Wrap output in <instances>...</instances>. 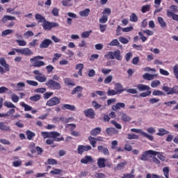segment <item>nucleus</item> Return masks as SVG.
Segmentation results:
<instances>
[{"mask_svg":"<svg viewBox=\"0 0 178 178\" xmlns=\"http://www.w3.org/2000/svg\"><path fill=\"white\" fill-rule=\"evenodd\" d=\"M79 15L82 17H87V16H88V15H90V8H86L84 10L80 11Z\"/></svg>","mask_w":178,"mask_h":178,"instance_id":"f704fd0d","label":"nucleus"},{"mask_svg":"<svg viewBox=\"0 0 178 178\" xmlns=\"http://www.w3.org/2000/svg\"><path fill=\"white\" fill-rule=\"evenodd\" d=\"M20 105L22 106V108H24L25 112H29L30 111H32L33 107H31V106H29V104H26V103H24V102H22L20 103Z\"/></svg>","mask_w":178,"mask_h":178,"instance_id":"c756f323","label":"nucleus"},{"mask_svg":"<svg viewBox=\"0 0 178 178\" xmlns=\"http://www.w3.org/2000/svg\"><path fill=\"white\" fill-rule=\"evenodd\" d=\"M45 86L48 87L50 90H60L62 86H60V83L54 81V79H49L46 83Z\"/></svg>","mask_w":178,"mask_h":178,"instance_id":"7ed1b4c3","label":"nucleus"},{"mask_svg":"<svg viewBox=\"0 0 178 178\" xmlns=\"http://www.w3.org/2000/svg\"><path fill=\"white\" fill-rule=\"evenodd\" d=\"M112 13V10L109 8H106L102 12V15L107 17L109 16Z\"/></svg>","mask_w":178,"mask_h":178,"instance_id":"603ef678","label":"nucleus"},{"mask_svg":"<svg viewBox=\"0 0 178 178\" xmlns=\"http://www.w3.org/2000/svg\"><path fill=\"white\" fill-rule=\"evenodd\" d=\"M94 163V159L91 156H85L83 158L81 159V163H83L84 165H87V163Z\"/></svg>","mask_w":178,"mask_h":178,"instance_id":"4468645a","label":"nucleus"},{"mask_svg":"<svg viewBox=\"0 0 178 178\" xmlns=\"http://www.w3.org/2000/svg\"><path fill=\"white\" fill-rule=\"evenodd\" d=\"M64 83L65 84H66V86H76V84H74L72 81V79H69V78H65L64 79Z\"/></svg>","mask_w":178,"mask_h":178,"instance_id":"37998d69","label":"nucleus"},{"mask_svg":"<svg viewBox=\"0 0 178 178\" xmlns=\"http://www.w3.org/2000/svg\"><path fill=\"white\" fill-rule=\"evenodd\" d=\"M163 92L161 90H154L152 92V95H154L155 97H158L159 95H163Z\"/></svg>","mask_w":178,"mask_h":178,"instance_id":"0e129e2a","label":"nucleus"},{"mask_svg":"<svg viewBox=\"0 0 178 178\" xmlns=\"http://www.w3.org/2000/svg\"><path fill=\"white\" fill-rule=\"evenodd\" d=\"M143 77L145 80L151 81V80H154V79H155V75L145 73L143 74Z\"/></svg>","mask_w":178,"mask_h":178,"instance_id":"7c9ffc66","label":"nucleus"},{"mask_svg":"<svg viewBox=\"0 0 178 178\" xmlns=\"http://www.w3.org/2000/svg\"><path fill=\"white\" fill-rule=\"evenodd\" d=\"M83 91V87L81 86H76L75 88L73 89L71 94L72 95H74L76 92H81Z\"/></svg>","mask_w":178,"mask_h":178,"instance_id":"a19ab883","label":"nucleus"},{"mask_svg":"<svg viewBox=\"0 0 178 178\" xmlns=\"http://www.w3.org/2000/svg\"><path fill=\"white\" fill-rule=\"evenodd\" d=\"M111 123L112 124H114L115 125V127H116V129H118V130H121L122 129V125L119 123H118L115 120H111Z\"/></svg>","mask_w":178,"mask_h":178,"instance_id":"e2e57ef3","label":"nucleus"},{"mask_svg":"<svg viewBox=\"0 0 178 178\" xmlns=\"http://www.w3.org/2000/svg\"><path fill=\"white\" fill-rule=\"evenodd\" d=\"M173 72H174V75L175 78L178 79V65L177 64L173 67Z\"/></svg>","mask_w":178,"mask_h":178,"instance_id":"774afa93","label":"nucleus"},{"mask_svg":"<svg viewBox=\"0 0 178 178\" xmlns=\"http://www.w3.org/2000/svg\"><path fill=\"white\" fill-rule=\"evenodd\" d=\"M92 148L91 147L90 145H78L77 151L78 154L79 155H83V153L91 150Z\"/></svg>","mask_w":178,"mask_h":178,"instance_id":"9b49d317","label":"nucleus"},{"mask_svg":"<svg viewBox=\"0 0 178 178\" xmlns=\"http://www.w3.org/2000/svg\"><path fill=\"white\" fill-rule=\"evenodd\" d=\"M0 65L5 68L6 72H9V70H10L9 64L6 63V60L4 58H0Z\"/></svg>","mask_w":178,"mask_h":178,"instance_id":"2eb2a0df","label":"nucleus"},{"mask_svg":"<svg viewBox=\"0 0 178 178\" xmlns=\"http://www.w3.org/2000/svg\"><path fill=\"white\" fill-rule=\"evenodd\" d=\"M158 22L161 26V27L165 28L166 27V22L163 20L162 17H158Z\"/></svg>","mask_w":178,"mask_h":178,"instance_id":"ea45409f","label":"nucleus"},{"mask_svg":"<svg viewBox=\"0 0 178 178\" xmlns=\"http://www.w3.org/2000/svg\"><path fill=\"white\" fill-rule=\"evenodd\" d=\"M113 80V76L112 75H108L105 79H104V84H109Z\"/></svg>","mask_w":178,"mask_h":178,"instance_id":"4d7b16f0","label":"nucleus"},{"mask_svg":"<svg viewBox=\"0 0 178 178\" xmlns=\"http://www.w3.org/2000/svg\"><path fill=\"white\" fill-rule=\"evenodd\" d=\"M108 159L105 158H99L97 159V166L99 169H102V168H111V163L107 162Z\"/></svg>","mask_w":178,"mask_h":178,"instance_id":"0eeeda50","label":"nucleus"},{"mask_svg":"<svg viewBox=\"0 0 178 178\" xmlns=\"http://www.w3.org/2000/svg\"><path fill=\"white\" fill-rule=\"evenodd\" d=\"M35 79L40 83H45V81L47 80V76L45 75L44 76L39 75V76H36Z\"/></svg>","mask_w":178,"mask_h":178,"instance_id":"e433bc0d","label":"nucleus"},{"mask_svg":"<svg viewBox=\"0 0 178 178\" xmlns=\"http://www.w3.org/2000/svg\"><path fill=\"white\" fill-rule=\"evenodd\" d=\"M4 106H6V108H16V106L10 102H5Z\"/></svg>","mask_w":178,"mask_h":178,"instance_id":"052dcab7","label":"nucleus"},{"mask_svg":"<svg viewBox=\"0 0 178 178\" xmlns=\"http://www.w3.org/2000/svg\"><path fill=\"white\" fill-rule=\"evenodd\" d=\"M136 87L138 91H148L149 90L151 89L149 86L144 84H138L136 86Z\"/></svg>","mask_w":178,"mask_h":178,"instance_id":"4be33fe9","label":"nucleus"},{"mask_svg":"<svg viewBox=\"0 0 178 178\" xmlns=\"http://www.w3.org/2000/svg\"><path fill=\"white\" fill-rule=\"evenodd\" d=\"M128 140H138V136L134 134H129L127 135Z\"/></svg>","mask_w":178,"mask_h":178,"instance_id":"09e8293b","label":"nucleus"},{"mask_svg":"<svg viewBox=\"0 0 178 178\" xmlns=\"http://www.w3.org/2000/svg\"><path fill=\"white\" fill-rule=\"evenodd\" d=\"M126 165H127V161H124L123 162H121V163H118L116 165L117 170H122V169L124 168Z\"/></svg>","mask_w":178,"mask_h":178,"instance_id":"473e14b6","label":"nucleus"},{"mask_svg":"<svg viewBox=\"0 0 178 178\" xmlns=\"http://www.w3.org/2000/svg\"><path fill=\"white\" fill-rule=\"evenodd\" d=\"M151 155L153 156H156V155H158V152L154 150H147L143 153L142 156L140 157V161H148L149 159V156L152 158V156Z\"/></svg>","mask_w":178,"mask_h":178,"instance_id":"20e7f679","label":"nucleus"},{"mask_svg":"<svg viewBox=\"0 0 178 178\" xmlns=\"http://www.w3.org/2000/svg\"><path fill=\"white\" fill-rule=\"evenodd\" d=\"M52 44V40L50 39H44L40 44V48L44 49L45 48H49V45Z\"/></svg>","mask_w":178,"mask_h":178,"instance_id":"ddd939ff","label":"nucleus"},{"mask_svg":"<svg viewBox=\"0 0 178 178\" xmlns=\"http://www.w3.org/2000/svg\"><path fill=\"white\" fill-rule=\"evenodd\" d=\"M156 134L157 136H165V134H168V131L165 130V129H160Z\"/></svg>","mask_w":178,"mask_h":178,"instance_id":"338daca9","label":"nucleus"},{"mask_svg":"<svg viewBox=\"0 0 178 178\" xmlns=\"http://www.w3.org/2000/svg\"><path fill=\"white\" fill-rule=\"evenodd\" d=\"M59 104H60V99L54 97L47 102L46 105L47 106H55V105H59Z\"/></svg>","mask_w":178,"mask_h":178,"instance_id":"9d476101","label":"nucleus"},{"mask_svg":"<svg viewBox=\"0 0 178 178\" xmlns=\"http://www.w3.org/2000/svg\"><path fill=\"white\" fill-rule=\"evenodd\" d=\"M130 22H132L134 23H136V22H138V17H137V15H136V13H132L131 15Z\"/></svg>","mask_w":178,"mask_h":178,"instance_id":"79ce46f5","label":"nucleus"},{"mask_svg":"<svg viewBox=\"0 0 178 178\" xmlns=\"http://www.w3.org/2000/svg\"><path fill=\"white\" fill-rule=\"evenodd\" d=\"M0 130H1V131H9V130H10V127L6 125V124H5V122H1Z\"/></svg>","mask_w":178,"mask_h":178,"instance_id":"393cba45","label":"nucleus"},{"mask_svg":"<svg viewBox=\"0 0 178 178\" xmlns=\"http://www.w3.org/2000/svg\"><path fill=\"white\" fill-rule=\"evenodd\" d=\"M26 134L27 138L29 140H33V137H35V133H34L30 130H27L26 131Z\"/></svg>","mask_w":178,"mask_h":178,"instance_id":"c9c22d12","label":"nucleus"},{"mask_svg":"<svg viewBox=\"0 0 178 178\" xmlns=\"http://www.w3.org/2000/svg\"><path fill=\"white\" fill-rule=\"evenodd\" d=\"M15 52L24 55L25 56H31L33 54V51L29 48L15 49Z\"/></svg>","mask_w":178,"mask_h":178,"instance_id":"1a4fd4ad","label":"nucleus"},{"mask_svg":"<svg viewBox=\"0 0 178 178\" xmlns=\"http://www.w3.org/2000/svg\"><path fill=\"white\" fill-rule=\"evenodd\" d=\"M15 41L19 47H26L27 45V42L25 40H16Z\"/></svg>","mask_w":178,"mask_h":178,"instance_id":"5fc2aeb1","label":"nucleus"},{"mask_svg":"<svg viewBox=\"0 0 178 178\" xmlns=\"http://www.w3.org/2000/svg\"><path fill=\"white\" fill-rule=\"evenodd\" d=\"M41 135L44 140L45 138H49L46 140V144H47V145H52L55 141L57 143H59V141H65V138L61 136L60 133L58 131H42Z\"/></svg>","mask_w":178,"mask_h":178,"instance_id":"f257e3e1","label":"nucleus"},{"mask_svg":"<svg viewBox=\"0 0 178 178\" xmlns=\"http://www.w3.org/2000/svg\"><path fill=\"white\" fill-rule=\"evenodd\" d=\"M118 95V92L115 90L108 89L107 91V95L108 97H112L113 95Z\"/></svg>","mask_w":178,"mask_h":178,"instance_id":"c03bdc74","label":"nucleus"},{"mask_svg":"<svg viewBox=\"0 0 178 178\" xmlns=\"http://www.w3.org/2000/svg\"><path fill=\"white\" fill-rule=\"evenodd\" d=\"M31 63H33V67H41V66H45V62L38 60H33Z\"/></svg>","mask_w":178,"mask_h":178,"instance_id":"6ab92c4d","label":"nucleus"},{"mask_svg":"<svg viewBox=\"0 0 178 178\" xmlns=\"http://www.w3.org/2000/svg\"><path fill=\"white\" fill-rule=\"evenodd\" d=\"M13 33V30L12 29H6L1 32L2 37H5L6 35H9V34H12Z\"/></svg>","mask_w":178,"mask_h":178,"instance_id":"a18cd8bd","label":"nucleus"},{"mask_svg":"<svg viewBox=\"0 0 178 178\" xmlns=\"http://www.w3.org/2000/svg\"><path fill=\"white\" fill-rule=\"evenodd\" d=\"M170 10H167L166 13L168 17H172V20H175V22H178V15L175 13H178V7L177 6L172 5L170 6Z\"/></svg>","mask_w":178,"mask_h":178,"instance_id":"f03ea898","label":"nucleus"},{"mask_svg":"<svg viewBox=\"0 0 178 178\" xmlns=\"http://www.w3.org/2000/svg\"><path fill=\"white\" fill-rule=\"evenodd\" d=\"M101 131H102V129L99 127H97L91 130L90 135L95 137L98 136V134H101Z\"/></svg>","mask_w":178,"mask_h":178,"instance_id":"b1692460","label":"nucleus"},{"mask_svg":"<svg viewBox=\"0 0 178 178\" xmlns=\"http://www.w3.org/2000/svg\"><path fill=\"white\" fill-rule=\"evenodd\" d=\"M169 167H164L163 168V173L165 178H169Z\"/></svg>","mask_w":178,"mask_h":178,"instance_id":"49530a36","label":"nucleus"},{"mask_svg":"<svg viewBox=\"0 0 178 178\" xmlns=\"http://www.w3.org/2000/svg\"><path fill=\"white\" fill-rule=\"evenodd\" d=\"M113 56L114 59H116L117 60H122V55L120 53V50L119 49L113 51Z\"/></svg>","mask_w":178,"mask_h":178,"instance_id":"aec40b11","label":"nucleus"},{"mask_svg":"<svg viewBox=\"0 0 178 178\" xmlns=\"http://www.w3.org/2000/svg\"><path fill=\"white\" fill-rule=\"evenodd\" d=\"M29 99L33 102H37V101H40L41 99V95H35L31 96Z\"/></svg>","mask_w":178,"mask_h":178,"instance_id":"4c0bfd02","label":"nucleus"},{"mask_svg":"<svg viewBox=\"0 0 178 178\" xmlns=\"http://www.w3.org/2000/svg\"><path fill=\"white\" fill-rule=\"evenodd\" d=\"M88 140L90 144V145H92V148H95L97 147V139L96 138H94L92 136H89L88 138Z\"/></svg>","mask_w":178,"mask_h":178,"instance_id":"a878e982","label":"nucleus"},{"mask_svg":"<svg viewBox=\"0 0 178 178\" xmlns=\"http://www.w3.org/2000/svg\"><path fill=\"white\" fill-rule=\"evenodd\" d=\"M106 133L108 134V136H113V134H116L118 131H116V129L115 128H107L106 129Z\"/></svg>","mask_w":178,"mask_h":178,"instance_id":"c85d7f7f","label":"nucleus"},{"mask_svg":"<svg viewBox=\"0 0 178 178\" xmlns=\"http://www.w3.org/2000/svg\"><path fill=\"white\" fill-rule=\"evenodd\" d=\"M13 166H14V168H19V166H22V160L13 161Z\"/></svg>","mask_w":178,"mask_h":178,"instance_id":"680f3d73","label":"nucleus"},{"mask_svg":"<svg viewBox=\"0 0 178 178\" xmlns=\"http://www.w3.org/2000/svg\"><path fill=\"white\" fill-rule=\"evenodd\" d=\"M26 83L29 86H32L33 87H37V86H38V82L35 81L26 80Z\"/></svg>","mask_w":178,"mask_h":178,"instance_id":"864d4df0","label":"nucleus"},{"mask_svg":"<svg viewBox=\"0 0 178 178\" xmlns=\"http://www.w3.org/2000/svg\"><path fill=\"white\" fill-rule=\"evenodd\" d=\"M163 91L167 92V95H175L178 94V86H175L172 88L168 86H163Z\"/></svg>","mask_w":178,"mask_h":178,"instance_id":"423d86ee","label":"nucleus"},{"mask_svg":"<svg viewBox=\"0 0 178 178\" xmlns=\"http://www.w3.org/2000/svg\"><path fill=\"white\" fill-rule=\"evenodd\" d=\"M7 13H10V15H17L19 16L20 15V11H15V8H8L6 9Z\"/></svg>","mask_w":178,"mask_h":178,"instance_id":"2f4dec72","label":"nucleus"},{"mask_svg":"<svg viewBox=\"0 0 178 178\" xmlns=\"http://www.w3.org/2000/svg\"><path fill=\"white\" fill-rule=\"evenodd\" d=\"M119 41L118 40V39H115L113 41H111L108 45H110V47H118V45H119Z\"/></svg>","mask_w":178,"mask_h":178,"instance_id":"13d9d810","label":"nucleus"},{"mask_svg":"<svg viewBox=\"0 0 178 178\" xmlns=\"http://www.w3.org/2000/svg\"><path fill=\"white\" fill-rule=\"evenodd\" d=\"M126 106V104L124 103H120L118 102L115 105H113L111 107L112 111H119L121 108H124Z\"/></svg>","mask_w":178,"mask_h":178,"instance_id":"412c9836","label":"nucleus"},{"mask_svg":"<svg viewBox=\"0 0 178 178\" xmlns=\"http://www.w3.org/2000/svg\"><path fill=\"white\" fill-rule=\"evenodd\" d=\"M121 119L123 122H130L131 120V117L129 116L125 113H121Z\"/></svg>","mask_w":178,"mask_h":178,"instance_id":"cd10ccee","label":"nucleus"},{"mask_svg":"<svg viewBox=\"0 0 178 178\" xmlns=\"http://www.w3.org/2000/svg\"><path fill=\"white\" fill-rule=\"evenodd\" d=\"M35 19L37 20L38 23H44L47 19L44 17V16L40 14L37 13L35 15Z\"/></svg>","mask_w":178,"mask_h":178,"instance_id":"bb28decb","label":"nucleus"},{"mask_svg":"<svg viewBox=\"0 0 178 178\" xmlns=\"http://www.w3.org/2000/svg\"><path fill=\"white\" fill-rule=\"evenodd\" d=\"M42 27H43V29L46 31H49L50 30H52L54 27H59V24L56 22H49L46 19L44 23L42 24Z\"/></svg>","mask_w":178,"mask_h":178,"instance_id":"39448f33","label":"nucleus"},{"mask_svg":"<svg viewBox=\"0 0 178 178\" xmlns=\"http://www.w3.org/2000/svg\"><path fill=\"white\" fill-rule=\"evenodd\" d=\"M83 113L86 118H88L89 119H94V118H95V112L92 108H88L85 110Z\"/></svg>","mask_w":178,"mask_h":178,"instance_id":"f8f14e48","label":"nucleus"},{"mask_svg":"<svg viewBox=\"0 0 178 178\" xmlns=\"http://www.w3.org/2000/svg\"><path fill=\"white\" fill-rule=\"evenodd\" d=\"M44 165H58V161L54 159H48Z\"/></svg>","mask_w":178,"mask_h":178,"instance_id":"58836bf2","label":"nucleus"},{"mask_svg":"<svg viewBox=\"0 0 178 178\" xmlns=\"http://www.w3.org/2000/svg\"><path fill=\"white\" fill-rule=\"evenodd\" d=\"M91 33H92V31L83 32L81 34V38H88Z\"/></svg>","mask_w":178,"mask_h":178,"instance_id":"8fccbe9b","label":"nucleus"},{"mask_svg":"<svg viewBox=\"0 0 178 178\" xmlns=\"http://www.w3.org/2000/svg\"><path fill=\"white\" fill-rule=\"evenodd\" d=\"M11 99L13 102L17 103L19 102V96H17L16 94H13L11 96Z\"/></svg>","mask_w":178,"mask_h":178,"instance_id":"69168bd1","label":"nucleus"},{"mask_svg":"<svg viewBox=\"0 0 178 178\" xmlns=\"http://www.w3.org/2000/svg\"><path fill=\"white\" fill-rule=\"evenodd\" d=\"M115 90L117 94H122V92L126 91V89L123 88V86L121 83H115Z\"/></svg>","mask_w":178,"mask_h":178,"instance_id":"dca6fc26","label":"nucleus"},{"mask_svg":"<svg viewBox=\"0 0 178 178\" xmlns=\"http://www.w3.org/2000/svg\"><path fill=\"white\" fill-rule=\"evenodd\" d=\"M131 131H132V133H139V134H141V136L145 137V138H147V140H149V141H154V136L149 135L148 134L143 131L141 129H131Z\"/></svg>","mask_w":178,"mask_h":178,"instance_id":"6e6552de","label":"nucleus"},{"mask_svg":"<svg viewBox=\"0 0 178 178\" xmlns=\"http://www.w3.org/2000/svg\"><path fill=\"white\" fill-rule=\"evenodd\" d=\"M62 57V54L56 53L54 55L52 62H56V60H59V58Z\"/></svg>","mask_w":178,"mask_h":178,"instance_id":"bf43d9fd","label":"nucleus"},{"mask_svg":"<svg viewBox=\"0 0 178 178\" xmlns=\"http://www.w3.org/2000/svg\"><path fill=\"white\" fill-rule=\"evenodd\" d=\"M99 22L102 24L106 23V22H108V15H102V17L99 18Z\"/></svg>","mask_w":178,"mask_h":178,"instance_id":"de8ad7c7","label":"nucleus"},{"mask_svg":"<svg viewBox=\"0 0 178 178\" xmlns=\"http://www.w3.org/2000/svg\"><path fill=\"white\" fill-rule=\"evenodd\" d=\"M76 70L78 71L79 76H83V69H84V65L83 63L76 64L75 66Z\"/></svg>","mask_w":178,"mask_h":178,"instance_id":"5701e85b","label":"nucleus"},{"mask_svg":"<svg viewBox=\"0 0 178 178\" xmlns=\"http://www.w3.org/2000/svg\"><path fill=\"white\" fill-rule=\"evenodd\" d=\"M61 109L63 111H66V109H67L68 111H76V106H73L72 104H63L61 106Z\"/></svg>","mask_w":178,"mask_h":178,"instance_id":"f3484780","label":"nucleus"},{"mask_svg":"<svg viewBox=\"0 0 178 178\" xmlns=\"http://www.w3.org/2000/svg\"><path fill=\"white\" fill-rule=\"evenodd\" d=\"M106 59H114L113 51H108L105 56Z\"/></svg>","mask_w":178,"mask_h":178,"instance_id":"6e6d98bb","label":"nucleus"},{"mask_svg":"<svg viewBox=\"0 0 178 178\" xmlns=\"http://www.w3.org/2000/svg\"><path fill=\"white\" fill-rule=\"evenodd\" d=\"M9 20H16V17L10 15H4L3 18L1 19V23H8Z\"/></svg>","mask_w":178,"mask_h":178,"instance_id":"a211bd4d","label":"nucleus"},{"mask_svg":"<svg viewBox=\"0 0 178 178\" xmlns=\"http://www.w3.org/2000/svg\"><path fill=\"white\" fill-rule=\"evenodd\" d=\"M140 10H141L142 13H147V12H149V10H151V5L146 4V5L143 6L141 8Z\"/></svg>","mask_w":178,"mask_h":178,"instance_id":"72a5a7b5","label":"nucleus"},{"mask_svg":"<svg viewBox=\"0 0 178 178\" xmlns=\"http://www.w3.org/2000/svg\"><path fill=\"white\" fill-rule=\"evenodd\" d=\"M158 86H161V81L158 80L153 81L151 83V87H152V88H156Z\"/></svg>","mask_w":178,"mask_h":178,"instance_id":"3c124183","label":"nucleus"}]
</instances>
